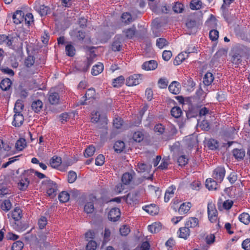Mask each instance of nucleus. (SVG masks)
Wrapping results in <instances>:
<instances>
[{
  "mask_svg": "<svg viewBox=\"0 0 250 250\" xmlns=\"http://www.w3.org/2000/svg\"><path fill=\"white\" fill-rule=\"evenodd\" d=\"M95 147L93 146H89L84 151V155L85 157H91L95 152Z\"/></svg>",
  "mask_w": 250,
  "mask_h": 250,
  "instance_id": "nucleus-57",
  "label": "nucleus"
},
{
  "mask_svg": "<svg viewBox=\"0 0 250 250\" xmlns=\"http://www.w3.org/2000/svg\"><path fill=\"white\" fill-rule=\"evenodd\" d=\"M57 184L52 180L47 181L46 193L48 196L51 198H54L57 194L58 192Z\"/></svg>",
  "mask_w": 250,
  "mask_h": 250,
  "instance_id": "nucleus-6",
  "label": "nucleus"
},
{
  "mask_svg": "<svg viewBox=\"0 0 250 250\" xmlns=\"http://www.w3.org/2000/svg\"><path fill=\"white\" fill-rule=\"evenodd\" d=\"M158 66V63L156 61L150 60L143 63L142 65V68L144 70L149 71L155 70Z\"/></svg>",
  "mask_w": 250,
  "mask_h": 250,
  "instance_id": "nucleus-16",
  "label": "nucleus"
},
{
  "mask_svg": "<svg viewBox=\"0 0 250 250\" xmlns=\"http://www.w3.org/2000/svg\"><path fill=\"white\" fill-rule=\"evenodd\" d=\"M24 108V105L21 100H18L16 101L14 108V112L21 113Z\"/></svg>",
  "mask_w": 250,
  "mask_h": 250,
  "instance_id": "nucleus-55",
  "label": "nucleus"
},
{
  "mask_svg": "<svg viewBox=\"0 0 250 250\" xmlns=\"http://www.w3.org/2000/svg\"><path fill=\"white\" fill-rule=\"evenodd\" d=\"M187 57L184 52L179 54L175 58L174 64L176 65L181 64Z\"/></svg>",
  "mask_w": 250,
  "mask_h": 250,
  "instance_id": "nucleus-49",
  "label": "nucleus"
},
{
  "mask_svg": "<svg viewBox=\"0 0 250 250\" xmlns=\"http://www.w3.org/2000/svg\"><path fill=\"white\" fill-rule=\"evenodd\" d=\"M140 74H133L129 76L126 80V84L128 86L137 85L140 83Z\"/></svg>",
  "mask_w": 250,
  "mask_h": 250,
  "instance_id": "nucleus-10",
  "label": "nucleus"
},
{
  "mask_svg": "<svg viewBox=\"0 0 250 250\" xmlns=\"http://www.w3.org/2000/svg\"><path fill=\"white\" fill-rule=\"evenodd\" d=\"M66 54L69 57H73L75 54L76 50L73 45L71 44H67L65 46Z\"/></svg>",
  "mask_w": 250,
  "mask_h": 250,
  "instance_id": "nucleus-54",
  "label": "nucleus"
},
{
  "mask_svg": "<svg viewBox=\"0 0 250 250\" xmlns=\"http://www.w3.org/2000/svg\"><path fill=\"white\" fill-rule=\"evenodd\" d=\"M199 221L197 218L194 217H188L185 223V226L189 229H193L199 227Z\"/></svg>",
  "mask_w": 250,
  "mask_h": 250,
  "instance_id": "nucleus-15",
  "label": "nucleus"
},
{
  "mask_svg": "<svg viewBox=\"0 0 250 250\" xmlns=\"http://www.w3.org/2000/svg\"><path fill=\"white\" fill-rule=\"evenodd\" d=\"M35 57L33 55H28L24 61V65L27 68L31 67L34 64Z\"/></svg>",
  "mask_w": 250,
  "mask_h": 250,
  "instance_id": "nucleus-36",
  "label": "nucleus"
},
{
  "mask_svg": "<svg viewBox=\"0 0 250 250\" xmlns=\"http://www.w3.org/2000/svg\"><path fill=\"white\" fill-rule=\"evenodd\" d=\"M29 184V180L28 178L23 177L18 183V187L20 190H25Z\"/></svg>",
  "mask_w": 250,
  "mask_h": 250,
  "instance_id": "nucleus-37",
  "label": "nucleus"
},
{
  "mask_svg": "<svg viewBox=\"0 0 250 250\" xmlns=\"http://www.w3.org/2000/svg\"><path fill=\"white\" fill-rule=\"evenodd\" d=\"M33 16L31 13H27L25 16L24 15L23 22L27 26H30L33 23Z\"/></svg>",
  "mask_w": 250,
  "mask_h": 250,
  "instance_id": "nucleus-56",
  "label": "nucleus"
},
{
  "mask_svg": "<svg viewBox=\"0 0 250 250\" xmlns=\"http://www.w3.org/2000/svg\"><path fill=\"white\" fill-rule=\"evenodd\" d=\"M171 115L175 118H178L181 117L182 111L179 107L175 106L171 109Z\"/></svg>",
  "mask_w": 250,
  "mask_h": 250,
  "instance_id": "nucleus-52",
  "label": "nucleus"
},
{
  "mask_svg": "<svg viewBox=\"0 0 250 250\" xmlns=\"http://www.w3.org/2000/svg\"><path fill=\"white\" fill-rule=\"evenodd\" d=\"M190 231L189 229L185 226V227L180 228L177 232L179 237L185 240L188 238L190 235Z\"/></svg>",
  "mask_w": 250,
  "mask_h": 250,
  "instance_id": "nucleus-20",
  "label": "nucleus"
},
{
  "mask_svg": "<svg viewBox=\"0 0 250 250\" xmlns=\"http://www.w3.org/2000/svg\"><path fill=\"white\" fill-rule=\"evenodd\" d=\"M170 9V7L167 6V4H164L161 7L157 8L155 10H153V11L157 13L158 14H167L169 12Z\"/></svg>",
  "mask_w": 250,
  "mask_h": 250,
  "instance_id": "nucleus-44",
  "label": "nucleus"
},
{
  "mask_svg": "<svg viewBox=\"0 0 250 250\" xmlns=\"http://www.w3.org/2000/svg\"><path fill=\"white\" fill-rule=\"evenodd\" d=\"M143 208L146 212L152 215L157 214L159 212L158 207L153 204L146 206Z\"/></svg>",
  "mask_w": 250,
  "mask_h": 250,
  "instance_id": "nucleus-22",
  "label": "nucleus"
},
{
  "mask_svg": "<svg viewBox=\"0 0 250 250\" xmlns=\"http://www.w3.org/2000/svg\"><path fill=\"white\" fill-rule=\"evenodd\" d=\"M49 163L51 167L58 168L62 164V159L60 157L54 156L50 159Z\"/></svg>",
  "mask_w": 250,
  "mask_h": 250,
  "instance_id": "nucleus-32",
  "label": "nucleus"
},
{
  "mask_svg": "<svg viewBox=\"0 0 250 250\" xmlns=\"http://www.w3.org/2000/svg\"><path fill=\"white\" fill-rule=\"evenodd\" d=\"M218 21L216 18L212 14L210 15L209 19L207 21V25L211 29L216 28L217 26Z\"/></svg>",
  "mask_w": 250,
  "mask_h": 250,
  "instance_id": "nucleus-35",
  "label": "nucleus"
},
{
  "mask_svg": "<svg viewBox=\"0 0 250 250\" xmlns=\"http://www.w3.org/2000/svg\"><path fill=\"white\" fill-rule=\"evenodd\" d=\"M22 210L19 207H16L12 213L13 219L16 221H19L22 217Z\"/></svg>",
  "mask_w": 250,
  "mask_h": 250,
  "instance_id": "nucleus-33",
  "label": "nucleus"
},
{
  "mask_svg": "<svg viewBox=\"0 0 250 250\" xmlns=\"http://www.w3.org/2000/svg\"><path fill=\"white\" fill-rule=\"evenodd\" d=\"M24 12L21 10L17 11L13 15V21L16 24L23 22Z\"/></svg>",
  "mask_w": 250,
  "mask_h": 250,
  "instance_id": "nucleus-19",
  "label": "nucleus"
},
{
  "mask_svg": "<svg viewBox=\"0 0 250 250\" xmlns=\"http://www.w3.org/2000/svg\"><path fill=\"white\" fill-rule=\"evenodd\" d=\"M96 98V93L95 89L93 87H91L86 91L85 95L82 97L83 100L80 101L79 104L81 105H84L86 104V101L87 100H93Z\"/></svg>",
  "mask_w": 250,
  "mask_h": 250,
  "instance_id": "nucleus-7",
  "label": "nucleus"
},
{
  "mask_svg": "<svg viewBox=\"0 0 250 250\" xmlns=\"http://www.w3.org/2000/svg\"><path fill=\"white\" fill-rule=\"evenodd\" d=\"M104 70V65L101 62H98L94 65L91 70V74L93 76H97L101 73Z\"/></svg>",
  "mask_w": 250,
  "mask_h": 250,
  "instance_id": "nucleus-28",
  "label": "nucleus"
},
{
  "mask_svg": "<svg viewBox=\"0 0 250 250\" xmlns=\"http://www.w3.org/2000/svg\"><path fill=\"white\" fill-rule=\"evenodd\" d=\"M217 181L212 178H208L206 181V187L209 190H215L217 188Z\"/></svg>",
  "mask_w": 250,
  "mask_h": 250,
  "instance_id": "nucleus-26",
  "label": "nucleus"
},
{
  "mask_svg": "<svg viewBox=\"0 0 250 250\" xmlns=\"http://www.w3.org/2000/svg\"><path fill=\"white\" fill-rule=\"evenodd\" d=\"M138 193L131 191L128 193L125 197L126 202L130 205L134 206L138 203Z\"/></svg>",
  "mask_w": 250,
  "mask_h": 250,
  "instance_id": "nucleus-11",
  "label": "nucleus"
},
{
  "mask_svg": "<svg viewBox=\"0 0 250 250\" xmlns=\"http://www.w3.org/2000/svg\"><path fill=\"white\" fill-rule=\"evenodd\" d=\"M133 179V175L129 172H125L122 175V182L124 185H129Z\"/></svg>",
  "mask_w": 250,
  "mask_h": 250,
  "instance_id": "nucleus-41",
  "label": "nucleus"
},
{
  "mask_svg": "<svg viewBox=\"0 0 250 250\" xmlns=\"http://www.w3.org/2000/svg\"><path fill=\"white\" fill-rule=\"evenodd\" d=\"M120 210L116 208H111L108 214V219L113 222H116L120 218Z\"/></svg>",
  "mask_w": 250,
  "mask_h": 250,
  "instance_id": "nucleus-12",
  "label": "nucleus"
},
{
  "mask_svg": "<svg viewBox=\"0 0 250 250\" xmlns=\"http://www.w3.org/2000/svg\"><path fill=\"white\" fill-rule=\"evenodd\" d=\"M11 207L12 204L9 199L4 200L0 205L1 209L6 212L9 211Z\"/></svg>",
  "mask_w": 250,
  "mask_h": 250,
  "instance_id": "nucleus-53",
  "label": "nucleus"
},
{
  "mask_svg": "<svg viewBox=\"0 0 250 250\" xmlns=\"http://www.w3.org/2000/svg\"><path fill=\"white\" fill-rule=\"evenodd\" d=\"M70 195L69 193L65 191L61 192L59 196L58 199L61 203H66L69 200Z\"/></svg>",
  "mask_w": 250,
  "mask_h": 250,
  "instance_id": "nucleus-48",
  "label": "nucleus"
},
{
  "mask_svg": "<svg viewBox=\"0 0 250 250\" xmlns=\"http://www.w3.org/2000/svg\"><path fill=\"white\" fill-rule=\"evenodd\" d=\"M226 170L224 167H218L213 171L212 177L213 179L221 183L224 179Z\"/></svg>",
  "mask_w": 250,
  "mask_h": 250,
  "instance_id": "nucleus-8",
  "label": "nucleus"
},
{
  "mask_svg": "<svg viewBox=\"0 0 250 250\" xmlns=\"http://www.w3.org/2000/svg\"><path fill=\"white\" fill-rule=\"evenodd\" d=\"M202 5V3L200 0H192L190 2V8L193 10L200 9Z\"/></svg>",
  "mask_w": 250,
  "mask_h": 250,
  "instance_id": "nucleus-47",
  "label": "nucleus"
},
{
  "mask_svg": "<svg viewBox=\"0 0 250 250\" xmlns=\"http://www.w3.org/2000/svg\"><path fill=\"white\" fill-rule=\"evenodd\" d=\"M181 88L180 83L177 81H173L168 86L170 92L175 95L178 94L180 93Z\"/></svg>",
  "mask_w": 250,
  "mask_h": 250,
  "instance_id": "nucleus-18",
  "label": "nucleus"
},
{
  "mask_svg": "<svg viewBox=\"0 0 250 250\" xmlns=\"http://www.w3.org/2000/svg\"><path fill=\"white\" fill-rule=\"evenodd\" d=\"M15 114L13 117V121L12 124L15 127L21 126L24 122V117L21 113L14 112Z\"/></svg>",
  "mask_w": 250,
  "mask_h": 250,
  "instance_id": "nucleus-14",
  "label": "nucleus"
},
{
  "mask_svg": "<svg viewBox=\"0 0 250 250\" xmlns=\"http://www.w3.org/2000/svg\"><path fill=\"white\" fill-rule=\"evenodd\" d=\"M208 146L211 150L216 149L219 146L218 142L213 139H210L208 141Z\"/></svg>",
  "mask_w": 250,
  "mask_h": 250,
  "instance_id": "nucleus-58",
  "label": "nucleus"
},
{
  "mask_svg": "<svg viewBox=\"0 0 250 250\" xmlns=\"http://www.w3.org/2000/svg\"><path fill=\"white\" fill-rule=\"evenodd\" d=\"M161 229V225L160 223L154 222L148 226V230L153 233L158 232Z\"/></svg>",
  "mask_w": 250,
  "mask_h": 250,
  "instance_id": "nucleus-38",
  "label": "nucleus"
},
{
  "mask_svg": "<svg viewBox=\"0 0 250 250\" xmlns=\"http://www.w3.org/2000/svg\"><path fill=\"white\" fill-rule=\"evenodd\" d=\"M208 215L209 220L215 223L218 219V211L214 204L209 203L208 204Z\"/></svg>",
  "mask_w": 250,
  "mask_h": 250,
  "instance_id": "nucleus-4",
  "label": "nucleus"
},
{
  "mask_svg": "<svg viewBox=\"0 0 250 250\" xmlns=\"http://www.w3.org/2000/svg\"><path fill=\"white\" fill-rule=\"evenodd\" d=\"M136 167V170L139 173L147 172L150 169L149 166L142 162H139Z\"/></svg>",
  "mask_w": 250,
  "mask_h": 250,
  "instance_id": "nucleus-29",
  "label": "nucleus"
},
{
  "mask_svg": "<svg viewBox=\"0 0 250 250\" xmlns=\"http://www.w3.org/2000/svg\"><path fill=\"white\" fill-rule=\"evenodd\" d=\"M38 12L41 16H46L50 13V9L48 6L42 5L38 9Z\"/></svg>",
  "mask_w": 250,
  "mask_h": 250,
  "instance_id": "nucleus-51",
  "label": "nucleus"
},
{
  "mask_svg": "<svg viewBox=\"0 0 250 250\" xmlns=\"http://www.w3.org/2000/svg\"><path fill=\"white\" fill-rule=\"evenodd\" d=\"M122 46V38L119 36H116L111 45L112 50L114 52L120 51L121 50Z\"/></svg>",
  "mask_w": 250,
  "mask_h": 250,
  "instance_id": "nucleus-13",
  "label": "nucleus"
},
{
  "mask_svg": "<svg viewBox=\"0 0 250 250\" xmlns=\"http://www.w3.org/2000/svg\"><path fill=\"white\" fill-rule=\"evenodd\" d=\"M125 78L123 76H120L113 79L112 81V85L114 87H120L124 84Z\"/></svg>",
  "mask_w": 250,
  "mask_h": 250,
  "instance_id": "nucleus-43",
  "label": "nucleus"
},
{
  "mask_svg": "<svg viewBox=\"0 0 250 250\" xmlns=\"http://www.w3.org/2000/svg\"><path fill=\"white\" fill-rule=\"evenodd\" d=\"M125 147V144L123 141H118L115 142L114 145L115 151L117 153H121L123 151Z\"/></svg>",
  "mask_w": 250,
  "mask_h": 250,
  "instance_id": "nucleus-46",
  "label": "nucleus"
},
{
  "mask_svg": "<svg viewBox=\"0 0 250 250\" xmlns=\"http://www.w3.org/2000/svg\"><path fill=\"white\" fill-rule=\"evenodd\" d=\"M91 120L93 123H99L98 127L99 128H103L105 131H107L108 120L104 114L101 113L98 111H93L91 113Z\"/></svg>",
  "mask_w": 250,
  "mask_h": 250,
  "instance_id": "nucleus-1",
  "label": "nucleus"
},
{
  "mask_svg": "<svg viewBox=\"0 0 250 250\" xmlns=\"http://www.w3.org/2000/svg\"><path fill=\"white\" fill-rule=\"evenodd\" d=\"M21 34L22 33L20 32L17 37H14L12 35H0V44L6 45L11 48H14L13 43L15 42L16 40L18 39V38L22 41L26 39L25 38L22 37Z\"/></svg>",
  "mask_w": 250,
  "mask_h": 250,
  "instance_id": "nucleus-2",
  "label": "nucleus"
},
{
  "mask_svg": "<svg viewBox=\"0 0 250 250\" xmlns=\"http://www.w3.org/2000/svg\"><path fill=\"white\" fill-rule=\"evenodd\" d=\"M232 153L237 160H243L245 156V151L243 149L235 148L232 150Z\"/></svg>",
  "mask_w": 250,
  "mask_h": 250,
  "instance_id": "nucleus-27",
  "label": "nucleus"
},
{
  "mask_svg": "<svg viewBox=\"0 0 250 250\" xmlns=\"http://www.w3.org/2000/svg\"><path fill=\"white\" fill-rule=\"evenodd\" d=\"M12 82L9 78L3 79L0 82V87L3 91L8 90L11 87Z\"/></svg>",
  "mask_w": 250,
  "mask_h": 250,
  "instance_id": "nucleus-31",
  "label": "nucleus"
},
{
  "mask_svg": "<svg viewBox=\"0 0 250 250\" xmlns=\"http://www.w3.org/2000/svg\"><path fill=\"white\" fill-rule=\"evenodd\" d=\"M177 129L176 127L172 125L170 126L168 132L164 135L163 139L165 141L173 139L174 136L177 133Z\"/></svg>",
  "mask_w": 250,
  "mask_h": 250,
  "instance_id": "nucleus-17",
  "label": "nucleus"
},
{
  "mask_svg": "<svg viewBox=\"0 0 250 250\" xmlns=\"http://www.w3.org/2000/svg\"><path fill=\"white\" fill-rule=\"evenodd\" d=\"M43 107V103L40 100H35L31 104V108L35 113L40 112Z\"/></svg>",
  "mask_w": 250,
  "mask_h": 250,
  "instance_id": "nucleus-23",
  "label": "nucleus"
},
{
  "mask_svg": "<svg viewBox=\"0 0 250 250\" xmlns=\"http://www.w3.org/2000/svg\"><path fill=\"white\" fill-rule=\"evenodd\" d=\"M98 199L93 194H90L88 196V200L84 206V211L87 214L93 213L95 211L94 204L97 202Z\"/></svg>",
  "mask_w": 250,
  "mask_h": 250,
  "instance_id": "nucleus-3",
  "label": "nucleus"
},
{
  "mask_svg": "<svg viewBox=\"0 0 250 250\" xmlns=\"http://www.w3.org/2000/svg\"><path fill=\"white\" fill-rule=\"evenodd\" d=\"M214 80V76L211 72H207L203 78V83L206 86L210 85Z\"/></svg>",
  "mask_w": 250,
  "mask_h": 250,
  "instance_id": "nucleus-34",
  "label": "nucleus"
},
{
  "mask_svg": "<svg viewBox=\"0 0 250 250\" xmlns=\"http://www.w3.org/2000/svg\"><path fill=\"white\" fill-rule=\"evenodd\" d=\"M153 130L157 135L159 136H161L164 135V133L166 131V128L165 125H164L161 123H158L155 125Z\"/></svg>",
  "mask_w": 250,
  "mask_h": 250,
  "instance_id": "nucleus-30",
  "label": "nucleus"
},
{
  "mask_svg": "<svg viewBox=\"0 0 250 250\" xmlns=\"http://www.w3.org/2000/svg\"><path fill=\"white\" fill-rule=\"evenodd\" d=\"M71 36L75 37L79 41H83L85 37V32L81 30H73L71 34Z\"/></svg>",
  "mask_w": 250,
  "mask_h": 250,
  "instance_id": "nucleus-39",
  "label": "nucleus"
},
{
  "mask_svg": "<svg viewBox=\"0 0 250 250\" xmlns=\"http://www.w3.org/2000/svg\"><path fill=\"white\" fill-rule=\"evenodd\" d=\"M136 32V28L133 26L124 30L123 33L127 39H132L135 36Z\"/></svg>",
  "mask_w": 250,
  "mask_h": 250,
  "instance_id": "nucleus-45",
  "label": "nucleus"
},
{
  "mask_svg": "<svg viewBox=\"0 0 250 250\" xmlns=\"http://www.w3.org/2000/svg\"><path fill=\"white\" fill-rule=\"evenodd\" d=\"M156 46L160 49H162L168 45V42L163 38H159L156 40Z\"/></svg>",
  "mask_w": 250,
  "mask_h": 250,
  "instance_id": "nucleus-50",
  "label": "nucleus"
},
{
  "mask_svg": "<svg viewBox=\"0 0 250 250\" xmlns=\"http://www.w3.org/2000/svg\"><path fill=\"white\" fill-rule=\"evenodd\" d=\"M242 56L238 52H235L232 55L231 62L235 65V67H238L242 62Z\"/></svg>",
  "mask_w": 250,
  "mask_h": 250,
  "instance_id": "nucleus-25",
  "label": "nucleus"
},
{
  "mask_svg": "<svg viewBox=\"0 0 250 250\" xmlns=\"http://www.w3.org/2000/svg\"><path fill=\"white\" fill-rule=\"evenodd\" d=\"M175 190L176 187L173 185L167 188L164 196V201L165 202H168L170 198L173 197Z\"/></svg>",
  "mask_w": 250,
  "mask_h": 250,
  "instance_id": "nucleus-21",
  "label": "nucleus"
},
{
  "mask_svg": "<svg viewBox=\"0 0 250 250\" xmlns=\"http://www.w3.org/2000/svg\"><path fill=\"white\" fill-rule=\"evenodd\" d=\"M191 206L190 202L183 203L180 205L178 212L180 214H186L189 211Z\"/></svg>",
  "mask_w": 250,
  "mask_h": 250,
  "instance_id": "nucleus-24",
  "label": "nucleus"
},
{
  "mask_svg": "<svg viewBox=\"0 0 250 250\" xmlns=\"http://www.w3.org/2000/svg\"><path fill=\"white\" fill-rule=\"evenodd\" d=\"M239 221L245 225H248L250 222V215L249 213L243 212L239 215Z\"/></svg>",
  "mask_w": 250,
  "mask_h": 250,
  "instance_id": "nucleus-42",
  "label": "nucleus"
},
{
  "mask_svg": "<svg viewBox=\"0 0 250 250\" xmlns=\"http://www.w3.org/2000/svg\"><path fill=\"white\" fill-rule=\"evenodd\" d=\"M132 138L135 142L140 143L144 139V134L141 131H136L134 133Z\"/></svg>",
  "mask_w": 250,
  "mask_h": 250,
  "instance_id": "nucleus-62",
  "label": "nucleus"
},
{
  "mask_svg": "<svg viewBox=\"0 0 250 250\" xmlns=\"http://www.w3.org/2000/svg\"><path fill=\"white\" fill-rule=\"evenodd\" d=\"M173 10L175 13H181L184 10V5L179 2H177L172 7Z\"/></svg>",
  "mask_w": 250,
  "mask_h": 250,
  "instance_id": "nucleus-61",
  "label": "nucleus"
},
{
  "mask_svg": "<svg viewBox=\"0 0 250 250\" xmlns=\"http://www.w3.org/2000/svg\"><path fill=\"white\" fill-rule=\"evenodd\" d=\"M121 18L123 21L126 24H129L132 21L131 15L127 12L123 13Z\"/></svg>",
  "mask_w": 250,
  "mask_h": 250,
  "instance_id": "nucleus-60",
  "label": "nucleus"
},
{
  "mask_svg": "<svg viewBox=\"0 0 250 250\" xmlns=\"http://www.w3.org/2000/svg\"><path fill=\"white\" fill-rule=\"evenodd\" d=\"M26 146V141L24 138H20L18 140L15 144V147L18 151L22 150Z\"/></svg>",
  "mask_w": 250,
  "mask_h": 250,
  "instance_id": "nucleus-40",
  "label": "nucleus"
},
{
  "mask_svg": "<svg viewBox=\"0 0 250 250\" xmlns=\"http://www.w3.org/2000/svg\"><path fill=\"white\" fill-rule=\"evenodd\" d=\"M11 146H10L7 142H5L0 138V156L7 157L11 155Z\"/></svg>",
  "mask_w": 250,
  "mask_h": 250,
  "instance_id": "nucleus-5",
  "label": "nucleus"
},
{
  "mask_svg": "<svg viewBox=\"0 0 250 250\" xmlns=\"http://www.w3.org/2000/svg\"><path fill=\"white\" fill-rule=\"evenodd\" d=\"M47 220L45 216H42L38 220V226L40 229H43L47 225Z\"/></svg>",
  "mask_w": 250,
  "mask_h": 250,
  "instance_id": "nucleus-63",
  "label": "nucleus"
},
{
  "mask_svg": "<svg viewBox=\"0 0 250 250\" xmlns=\"http://www.w3.org/2000/svg\"><path fill=\"white\" fill-rule=\"evenodd\" d=\"M48 101L52 105H57L60 104V97L59 93L53 90H50L47 94Z\"/></svg>",
  "mask_w": 250,
  "mask_h": 250,
  "instance_id": "nucleus-9",
  "label": "nucleus"
},
{
  "mask_svg": "<svg viewBox=\"0 0 250 250\" xmlns=\"http://www.w3.org/2000/svg\"><path fill=\"white\" fill-rule=\"evenodd\" d=\"M24 244L20 240L14 242L11 247V250H21L23 248Z\"/></svg>",
  "mask_w": 250,
  "mask_h": 250,
  "instance_id": "nucleus-59",
  "label": "nucleus"
},
{
  "mask_svg": "<svg viewBox=\"0 0 250 250\" xmlns=\"http://www.w3.org/2000/svg\"><path fill=\"white\" fill-rule=\"evenodd\" d=\"M209 38L212 41L217 40L219 37V32L214 29H212L209 31Z\"/></svg>",
  "mask_w": 250,
  "mask_h": 250,
  "instance_id": "nucleus-64",
  "label": "nucleus"
}]
</instances>
